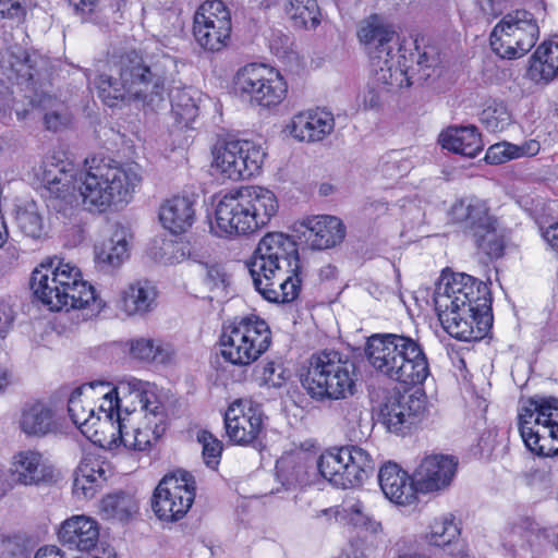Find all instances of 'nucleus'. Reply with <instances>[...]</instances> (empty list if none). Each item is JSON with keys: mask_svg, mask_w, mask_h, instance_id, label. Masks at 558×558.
I'll list each match as a JSON object with an SVG mask.
<instances>
[{"mask_svg": "<svg viewBox=\"0 0 558 558\" xmlns=\"http://www.w3.org/2000/svg\"><path fill=\"white\" fill-rule=\"evenodd\" d=\"M111 72L100 73L93 81L106 105L113 107L118 100L129 99L154 107L163 100L173 82L177 63L161 51L142 57L132 50L113 62Z\"/></svg>", "mask_w": 558, "mask_h": 558, "instance_id": "1", "label": "nucleus"}, {"mask_svg": "<svg viewBox=\"0 0 558 558\" xmlns=\"http://www.w3.org/2000/svg\"><path fill=\"white\" fill-rule=\"evenodd\" d=\"M99 412L111 422L113 409L118 410V432L121 444L129 449L143 451L163 434V405L158 401L148 381L131 378L104 393Z\"/></svg>", "mask_w": 558, "mask_h": 558, "instance_id": "2", "label": "nucleus"}, {"mask_svg": "<svg viewBox=\"0 0 558 558\" xmlns=\"http://www.w3.org/2000/svg\"><path fill=\"white\" fill-rule=\"evenodd\" d=\"M141 182L136 163L120 165L98 157L86 159L76 177L82 204L93 213H106L130 203Z\"/></svg>", "mask_w": 558, "mask_h": 558, "instance_id": "3", "label": "nucleus"}, {"mask_svg": "<svg viewBox=\"0 0 558 558\" xmlns=\"http://www.w3.org/2000/svg\"><path fill=\"white\" fill-rule=\"evenodd\" d=\"M29 284L35 298L51 311L105 306L94 287L81 278L80 269L57 256L35 268Z\"/></svg>", "mask_w": 558, "mask_h": 558, "instance_id": "4", "label": "nucleus"}, {"mask_svg": "<svg viewBox=\"0 0 558 558\" xmlns=\"http://www.w3.org/2000/svg\"><path fill=\"white\" fill-rule=\"evenodd\" d=\"M365 355L378 375L405 386L422 385L429 375L422 345L408 336L375 333L367 339Z\"/></svg>", "mask_w": 558, "mask_h": 558, "instance_id": "5", "label": "nucleus"}, {"mask_svg": "<svg viewBox=\"0 0 558 558\" xmlns=\"http://www.w3.org/2000/svg\"><path fill=\"white\" fill-rule=\"evenodd\" d=\"M354 364L340 352L320 350L306 361L300 381L316 401L347 399L354 393Z\"/></svg>", "mask_w": 558, "mask_h": 558, "instance_id": "6", "label": "nucleus"}, {"mask_svg": "<svg viewBox=\"0 0 558 558\" xmlns=\"http://www.w3.org/2000/svg\"><path fill=\"white\" fill-rule=\"evenodd\" d=\"M519 430L531 452L558 454V399L531 398L519 413Z\"/></svg>", "mask_w": 558, "mask_h": 558, "instance_id": "7", "label": "nucleus"}, {"mask_svg": "<svg viewBox=\"0 0 558 558\" xmlns=\"http://www.w3.org/2000/svg\"><path fill=\"white\" fill-rule=\"evenodd\" d=\"M222 357L234 365H250L264 354L271 343L268 324L251 314L235 318L220 335Z\"/></svg>", "mask_w": 558, "mask_h": 558, "instance_id": "8", "label": "nucleus"}, {"mask_svg": "<svg viewBox=\"0 0 558 558\" xmlns=\"http://www.w3.org/2000/svg\"><path fill=\"white\" fill-rule=\"evenodd\" d=\"M538 25L532 13L517 10L506 14L490 34L493 51L502 59L523 57L536 44Z\"/></svg>", "mask_w": 558, "mask_h": 558, "instance_id": "9", "label": "nucleus"}, {"mask_svg": "<svg viewBox=\"0 0 558 558\" xmlns=\"http://www.w3.org/2000/svg\"><path fill=\"white\" fill-rule=\"evenodd\" d=\"M234 84L243 98L265 108L279 105L287 94V83L280 73L264 64L251 63L241 68Z\"/></svg>", "mask_w": 558, "mask_h": 558, "instance_id": "10", "label": "nucleus"}, {"mask_svg": "<svg viewBox=\"0 0 558 558\" xmlns=\"http://www.w3.org/2000/svg\"><path fill=\"white\" fill-rule=\"evenodd\" d=\"M195 499V481L191 473L179 470L167 474L155 488L151 508L163 521L182 519Z\"/></svg>", "mask_w": 558, "mask_h": 558, "instance_id": "11", "label": "nucleus"}, {"mask_svg": "<svg viewBox=\"0 0 558 558\" xmlns=\"http://www.w3.org/2000/svg\"><path fill=\"white\" fill-rule=\"evenodd\" d=\"M441 280L447 281L436 289L435 308L492 311L490 291L485 282L463 272L452 274L450 278L442 277Z\"/></svg>", "mask_w": 558, "mask_h": 558, "instance_id": "12", "label": "nucleus"}, {"mask_svg": "<svg viewBox=\"0 0 558 558\" xmlns=\"http://www.w3.org/2000/svg\"><path fill=\"white\" fill-rule=\"evenodd\" d=\"M214 165L226 178L238 181L259 172L265 153L248 141L219 138L213 148Z\"/></svg>", "mask_w": 558, "mask_h": 558, "instance_id": "13", "label": "nucleus"}, {"mask_svg": "<svg viewBox=\"0 0 558 558\" xmlns=\"http://www.w3.org/2000/svg\"><path fill=\"white\" fill-rule=\"evenodd\" d=\"M426 404V395L421 389L392 392L379 404L378 420L390 433L405 434L422 421Z\"/></svg>", "mask_w": 558, "mask_h": 558, "instance_id": "14", "label": "nucleus"}, {"mask_svg": "<svg viewBox=\"0 0 558 558\" xmlns=\"http://www.w3.org/2000/svg\"><path fill=\"white\" fill-rule=\"evenodd\" d=\"M246 266L251 276L264 275L265 271L274 275V271L278 274L281 267L290 266H294V270H300L296 244L281 232H269L260 239Z\"/></svg>", "mask_w": 558, "mask_h": 558, "instance_id": "15", "label": "nucleus"}, {"mask_svg": "<svg viewBox=\"0 0 558 558\" xmlns=\"http://www.w3.org/2000/svg\"><path fill=\"white\" fill-rule=\"evenodd\" d=\"M231 29L230 11L221 0L206 1L195 12L193 35L205 50L223 49L230 40Z\"/></svg>", "mask_w": 558, "mask_h": 558, "instance_id": "16", "label": "nucleus"}, {"mask_svg": "<svg viewBox=\"0 0 558 558\" xmlns=\"http://www.w3.org/2000/svg\"><path fill=\"white\" fill-rule=\"evenodd\" d=\"M247 207L240 189L223 195L216 206L215 223H210L211 232L222 238L256 231V221Z\"/></svg>", "mask_w": 558, "mask_h": 558, "instance_id": "17", "label": "nucleus"}, {"mask_svg": "<svg viewBox=\"0 0 558 558\" xmlns=\"http://www.w3.org/2000/svg\"><path fill=\"white\" fill-rule=\"evenodd\" d=\"M436 311L442 328L460 341L481 340L493 326L492 311L480 312L472 307Z\"/></svg>", "mask_w": 558, "mask_h": 558, "instance_id": "18", "label": "nucleus"}, {"mask_svg": "<svg viewBox=\"0 0 558 558\" xmlns=\"http://www.w3.org/2000/svg\"><path fill=\"white\" fill-rule=\"evenodd\" d=\"M225 426L228 437L234 444H253L263 430L260 405L251 400L233 402L225 414Z\"/></svg>", "mask_w": 558, "mask_h": 558, "instance_id": "19", "label": "nucleus"}, {"mask_svg": "<svg viewBox=\"0 0 558 558\" xmlns=\"http://www.w3.org/2000/svg\"><path fill=\"white\" fill-rule=\"evenodd\" d=\"M10 473L12 481L25 486H45L54 484L58 472L39 453L24 450L14 454Z\"/></svg>", "mask_w": 558, "mask_h": 558, "instance_id": "20", "label": "nucleus"}, {"mask_svg": "<svg viewBox=\"0 0 558 558\" xmlns=\"http://www.w3.org/2000/svg\"><path fill=\"white\" fill-rule=\"evenodd\" d=\"M393 50L395 45L392 44L385 48L371 50L368 53L372 80L377 88L391 90L413 85V75H409L408 70L396 65Z\"/></svg>", "mask_w": 558, "mask_h": 558, "instance_id": "21", "label": "nucleus"}, {"mask_svg": "<svg viewBox=\"0 0 558 558\" xmlns=\"http://www.w3.org/2000/svg\"><path fill=\"white\" fill-rule=\"evenodd\" d=\"M458 461L450 456L433 454L424 458L414 472L418 490L438 492L447 488L457 472Z\"/></svg>", "mask_w": 558, "mask_h": 558, "instance_id": "22", "label": "nucleus"}, {"mask_svg": "<svg viewBox=\"0 0 558 558\" xmlns=\"http://www.w3.org/2000/svg\"><path fill=\"white\" fill-rule=\"evenodd\" d=\"M378 482L385 496L400 506L415 502L417 487L414 478L403 471L397 463L387 462L378 472Z\"/></svg>", "mask_w": 558, "mask_h": 558, "instance_id": "23", "label": "nucleus"}, {"mask_svg": "<svg viewBox=\"0 0 558 558\" xmlns=\"http://www.w3.org/2000/svg\"><path fill=\"white\" fill-rule=\"evenodd\" d=\"M58 537L69 549L88 551L98 543L99 525L96 520L87 515H73L61 524Z\"/></svg>", "mask_w": 558, "mask_h": 558, "instance_id": "24", "label": "nucleus"}, {"mask_svg": "<svg viewBox=\"0 0 558 558\" xmlns=\"http://www.w3.org/2000/svg\"><path fill=\"white\" fill-rule=\"evenodd\" d=\"M289 129L290 134L300 142H320L333 131L335 119L325 110H307L295 114Z\"/></svg>", "mask_w": 558, "mask_h": 558, "instance_id": "25", "label": "nucleus"}, {"mask_svg": "<svg viewBox=\"0 0 558 558\" xmlns=\"http://www.w3.org/2000/svg\"><path fill=\"white\" fill-rule=\"evenodd\" d=\"M449 217L452 223L460 226L463 232L470 236L488 228L495 218L489 213L486 202L477 197H466L457 201Z\"/></svg>", "mask_w": 558, "mask_h": 558, "instance_id": "26", "label": "nucleus"}, {"mask_svg": "<svg viewBox=\"0 0 558 558\" xmlns=\"http://www.w3.org/2000/svg\"><path fill=\"white\" fill-rule=\"evenodd\" d=\"M306 229L303 234L313 248L327 250L340 244L345 236V227L335 216H316L302 222Z\"/></svg>", "mask_w": 558, "mask_h": 558, "instance_id": "27", "label": "nucleus"}, {"mask_svg": "<svg viewBox=\"0 0 558 558\" xmlns=\"http://www.w3.org/2000/svg\"><path fill=\"white\" fill-rule=\"evenodd\" d=\"M108 387L109 384L105 381H92L74 389L68 401V412L72 422L77 426L81 433L88 439L95 441L97 436L96 425L100 421V416L95 413L93 407H87L82 399L85 391L92 390L95 387Z\"/></svg>", "mask_w": 558, "mask_h": 558, "instance_id": "28", "label": "nucleus"}, {"mask_svg": "<svg viewBox=\"0 0 558 558\" xmlns=\"http://www.w3.org/2000/svg\"><path fill=\"white\" fill-rule=\"evenodd\" d=\"M162 227L173 234L186 232L195 221V199L189 196H173L159 209Z\"/></svg>", "mask_w": 558, "mask_h": 558, "instance_id": "29", "label": "nucleus"}, {"mask_svg": "<svg viewBox=\"0 0 558 558\" xmlns=\"http://www.w3.org/2000/svg\"><path fill=\"white\" fill-rule=\"evenodd\" d=\"M439 142L445 149L468 158L476 157L484 147L475 125L449 126L439 135Z\"/></svg>", "mask_w": 558, "mask_h": 558, "instance_id": "30", "label": "nucleus"}, {"mask_svg": "<svg viewBox=\"0 0 558 558\" xmlns=\"http://www.w3.org/2000/svg\"><path fill=\"white\" fill-rule=\"evenodd\" d=\"M107 482L104 462L94 458L81 461L74 473L73 494L78 499H92Z\"/></svg>", "mask_w": 558, "mask_h": 558, "instance_id": "31", "label": "nucleus"}, {"mask_svg": "<svg viewBox=\"0 0 558 558\" xmlns=\"http://www.w3.org/2000/svg\"><path fill=\"white\" fill-rule=\"evenodd\" d=\"M240 191L248 205L251 216H254L257 230L268 225L279 208L274 192L262 186H243Z\"/></svg>", "mask_w": 558, "mask_h": 558, "instance_id": "32", "label": "nucleus"}, {"mask_svg": "<svg viewBox=\"0 0 558 558\" xmlns=\"http://www.w3.org/2000/svg\"><path fill=\"white\" fill-rule=\"evenodd\" d=\"M343 489L361 486L375 471L369 453L356 446L344 447Z\"/></svg>", "mask_w": 558, "mask_h": 558, "instance_id": "33", "label": "nucleus"}, {"mask_svg": "<svg viewBox=\"0 0 558 558\" xmlns=\"http://www.w3.org/2000/svg\"><path fill=\"white\" fill-rule=\"evenodd\" d=\"M529 77L534 82L548 83L558 75V44L545 41L531 57Z\"/></svg>", "mask_w": 558, "mask_h": 558, "instance_id": "34", "label": "nucleus"}, {"mask_svg": "<svg viewBox=\"0 0 558 558\" xmlns=\"http://www.w3.org/2000/svg\"><path fill=\"white\" fill-rule=\"evenodd\" d=\"M19 424L26 435L44 436L54 426L53 412L44 402H27L22 408Z\"/></svg>", "mask_w": 558, "mask_h": 558, "instance_id": "35", "label": "nucleus"}, {"mask_svg": "<svg viewBox=\"0 0 558 558\" xmlns=\"http://www.w3.org/2000/svg\"><path fill=\"white\" fill-rule=\"evenodd\" d=\"M156 288L147 280L131 283L122 293V307L129 315L145 314L156 304Z\"/></svg>", "mask_w": 558, "mask_h": 558, "instance_id": "36", "label": "nucleus"}, {"mask_svg": "<svg viewBox=\"0 0 558 558\" xmlns=\"http://www.w3.org/2000/svg\"><path fill=\"white\" fill-rule=\"evenodd\" d=\"M0 68L10 81H16L17 84L34 77V63L31 56L20 47L1 53Z\"/></svg>", "mask_w": 558, "mask_h": 558, "instance_id": "37", "label": "nucleus"}, {"mask_svg": "<svg viewBox=\"0 0 558 558\" xmlns=\"http://www.w3.org/2000/svg\"><path fill=\"white\" fill-rule=\"evenodd\" d=\"M128 246L125 231L118 229L110 239L96 247V260L104 267H119L129 257Z\"/></svg>", "mask_w": 558, "mask_h": 558, "instance_id": "38", "label": "nucleus"}, {"mask_svg": "<svg viewBox=\"0 0 558 558\" xmlns=\"http://www.w3.org/2000/svg\"><path fill=\"white\" fill-rule=\"evenodd\" d=\"M46 197L48 206L57 211H64L74 201L73 186L68 179L66 173L60 171L59 175L50 178L49 173L45 174Z\"/></svg>", "mask_w": 558, "mask_h": 558, "instance_id": "39", "label": "nucleus"}, {"mask_svg": "<svg viewBox=\"0 0 558 558\" xmlns=\"http://www.w3.org/2000/svg\"><path fill=\"white\" fill-rule=\"evenodd\" d=\"M138 510V505L133 495L125 492H116L107 495L100 502V511L104 519L119 521L129 520Z\"/></svg>", "mask_w": 558, "mask_h": 558, "instance_id": "40", "label": "nucleus"}, {"mask_svg": "<svg viewBox=\"0 0 558 558\" xmlns=\"http://www.w3.org/2000/svg\"><path fill=\"white\" fill-rule=\"evenodd\" d=\"M339 416L352 439L361 440L367 436L368 423L363 404L356 400H345L338 404Z\"/></svg>", "mask_w": 558, "mask_h": 558, "instance_id": "41", "label": "nucleus"}, {"mask_svg": "<svg viewBox=\"0 0 558 558\" xmlns=\"http://www.w3.org/2000/svg\"><path fill=\"white\" fill-rule=\"evenodd\" d=\"M310 468L308 461L305 458L290 457L277 463V476L282 485L290 489L311 482Z\"/></svg>", "mask_w": 558, "mask_h": 558, "instance_id": "42", "label": "nucleus"}, {"mask_svg": "<svg viewBox=\"0 0 558 558\" xmlns=\"http://www.w3.org/2000/svg\"><path fill=\"white\" fill-rule=\"evenodd\" d=\"M429 529L430 531L426 535L429 544L439 547L458 546L461 529L453 514L449 513L436 518Z\"/></svg>", "mask_w": 558, "mask_h": 558, "instance_id": "43", "label": "nucleus"}, {"mask_svg": "<svg viewBox=\"0 0 558 558\" xmlns=\"http://www.w3.org/2000/svg\"><path fill=\"white\" fill-rule=\"evenodd\" d=\"M344 447L332 448L323 452L316 461V469L326 481L343 488Z\"/></svg>", "mask_w": 558, "mask_h": 558, "instance_id": "44", "label": "nucleus"}, {"mask_svg": "<svg viewBox=\"0 0 558 558\" xmlns=\"http://www.w3.org/2000/svg\"><path fill=\"white\" fill-rule=\"evenodd\" d=\"M359 39L365 45L367 53L392 45L395 32L379 23L377 16H372L363 24L357 32Z\"/></svg>", "mask_w": 558, "mask_h": 558, "instance_id": "45", "label": "nucleus"}, {"mask_svg": "<svg viewBox=\"0 0 558 558\" xmlns=\"http://www.w3.org/2000/svg\"><path fill=\"white\" fill-rule=\"evenodd\" d=\"M284 10L295 27L315 28L320 23L316 0H289Z\"/></svg>", "mask_w": 558, "mask_h": 558, "instance_id": "46", "label": "nucleus"}, {"mask_svg": "<svg viewBox=\"0 0 558 558\" xmlns=\"http://www.w3.org/2000/svg\"><path fill=\"white\" fill-rule=\"evenodd\" d=\"M15 220L25 236L39 240L47 235L44 217L34 203L19 207Z\"/></svg>", "mask_w": 558, "mask_h": 558, "instance_id": "47", "label": "nucleus"}, {"mask_svg": "<svg viewBox=\"0 0 558 558\" xmlns=\"http://www.w3.org/2000/svg\"><path fill=\"white\" fill-rule=\"evenodd\" d=\"M481 123L487 131L501 132L512 123V114L500 100L488 101L480 114Z\"/></svg>", "mask_w": 558, "mask_h": 558, "instance_id": "48", "label": "nucleus"}, {"mask_svg": "<svg viewBox=\"0 0 558 558\" xmlns=\"http://www.w3.org/2000/svg\"><path fill=\"white\" fill-rule=\"evenodd\" d=\"M195 94L192 88L175 89L169 94L173 113L185 124L193 122L198 116Z\"/></svg>", "mask_w": 558, "mask_h": 558, "instance_id": "49", "label": "nucleus"}, {"mask_svg": "<svg viewBox=\"0 0 558 558\" xmlns=\"http://www.w3.org/2000/svg\"><path fill=\"white\" fill-rule=\"evenodd\" d=\"M475 245L490 258H499L504 254L505 239L497 229V220H493L488 228L471 236Z\"/></svg>", "mask_w": 558, "mask_h": 558, "instance_id": "50", "label": "nucleus"}, {"mask_svg": "<svg viewBox=\"0 0 558 558\" xmlns=\"http://www.w3.org/2000/svg\"><path fill=\"white\" fill-rule=\"evenodd\" d=\"M286 270L287 275H284L282 292L267 288V301L274 303H290L298 298L302 281L299 276L300 270H294V266L286 267Z\"/></svg>", "mask_w": 558, "mask_h": 558, "instance_id": "51", "label": "nucleus"}, {"mask_svg": "<svg viewBox=\"0 0 558 558\" xmlns=\"http://www.w3.org/2000/svg\"><path fill=\"white\" fill-rule=\"evenodd\" d=\"M131 353L134 357L156 363H166L170 354L161 345L155 344L150 339H137L131 344Z\"/></svg>", "mask_w": 558, "mask_h": 558, "instance_id": "52", "label": "nucleus"}, {"mask_svg": "<svg viewBox=\"0 0 558 558\" xmlns=\"http://www.w3.org/2000/svg\"><path fill=\"white\" fill-rule=\"evenodd\" d=\"M203 445V457L207 466L215 469L220 461L222 444L207 430H202L197 436Z\"/></svg>", "mask_w": 558, "mask_h": 558, "instance_id": "53", "label": "nucleus"}, {"mask_svg": "<svg viewBox=\"0 0 558 558\" xmlns=\"http://www.w3.org/2000/svg\"><path fill=\"white\" fill-rule=\"evenodd\" d=\"M284 275H287L286 267H281L277 272L274 271L272 274H268V271H265L264 275L259 276H251L253 279V283L255 289L263 295L265 300H267L266 289L270 288L272 290H276L278 292H282L283 287V280Z\"/></svg>", "mask_w": 558, "mask_h": 558, "instance_id": "54", "label": "nucleus"}, {"mask_svg": "<svg viewBox=\"0 0 558 558\" xmlns=\"http://www.w3.org/2000/svg\"><path fill=\"white\" fill-rule=\"evenodd\" d=\"M520 157L519 146L508 143L492 145L485 156L489 163H502L507 160Z\"/></svg>", "mask_w": 558, "mask_h": 558, "instance_id": "55", "label": "nucleus"}, {"mask_svg": "<svg viewBox=\"0 0 558 558\" xmlns=\"http://www.w3.org/2000/svg\"><path fill=\"white\" fill-rule=\"evenodd\" d=\"M347 512L350 514V520L354 525L364 527L372 533H377L381 530L379 522L363 512V505L360 501L350 505Z\"/></svg>", "mask_w": 558, "mask_h": 558, "instance_id": "56", "label": "nucleus"}, {"mask_svg": "<svg viewBox=\"0 0 558 558\" xmlns=\"http://www.w3.org/2000/svg\"><path fill=\"white\" fill-rule=\"evenodd\" d=\"M44 121L48 130L57 132L70 124L71 113L63 104H58L54 109L45 113Z\"/></svg>", "mask_w": 558, "mask_h": 558, "instance_id": "57", "label": "nucleus"}, {"mask_svg": "<svg viewBox=\"0 0 558 558\" xmlns=\"http://www.w3.org/2000/svg\"><path fill=\"white\" fill-rule=\"evenodd\" d=\"M438 63V58L428 51H424L418 54L416 65H417V75L415 76L414 73H411L410 75H413V84L415 82L422 83L426 80H428L433 73L435 72V68Z\"/></svg>", "mask_w": 558, "mask_h": 558, "instance_id": "58", "label": "nucleus"}, {"mask_svg": "<svg viewBox=\"0 0 558 558\" xmlns=\"http://www.w3.org/2000/svg\"><path fill=\"white\" fill-rule=\"evenodd\" d=\"M1 558H28V550L25 542L17 537H7L0 547Z\"/></svg>", "mask_w": 558, "mask_h": 558, "instance_id": "59", "label": "nucleus"}, {"mask_svg": "<svg viewBox=\"0 0 558 558\" xmlns=\"http://www.w3.org/2000/svg\"><path fill=\"white\" fill-rule=\"evenodd\" d=\"M26 5L27 0H0V16L20 21L26 14Z\"/></svg>", "mask_w": 558, "mask_h": 558, "instance_id": "60", "label": "nucleus"}, {"mask_svg": "<svg viewBox=\"0 0 558 558\" xmlns=\"http://www.w3.org/2000/svg\"><path fill=\"white\" fill-rule=\"evenodd\" d=\"M263 379L272 387H281L284 381V368L276 362H268L263 369Z\"/></svg>", "mask_w": 558, "mask_h": 558, "instance_id": "61", "label": "nucleus"}, {"mask_svg": "<svg viewBox=\"0 0 558 558\" xmlns=\"http://www.w3.org/2000/svg\"><path fill=\"white\" fill-rule=\"evenodd\" d=\"M205 280L211 290H225L227 287V275L219 266L208 267Z\"/></svg>", "mask_w": 558, "mask_h": 558, "instance_id": "62", "label": "nucleus"}, {"mask_svg": "<svg viewBox=\"0 0 558 558\" xmlns=\"http://www.w3.org/2000/svg\"><path fill=\"white\" fill-rule=\"evenodd\" d=\"M15 313L11 305L0 302V337L3 339L13 327Z\"/></svg>", "mask_w": 558, "mask_h": 558, "instance_id": "63", "label": "nucleus"}, {"mask_svg": "<svg viewBox=\"0 0 558 558\" xmlns=\"http://www.w3.org/2000/svg\"><path fill=\"white\" fill-rule=\"evenodd\" d=\"M19 255L17 247L12 243L0 246V259L3 264H8V269H10L14 262L17 260Z\"/></svg>", "mask_w": 558, "mask_h": 558, "instance_id": "64", "label": "nucleus"}]
</instances>
